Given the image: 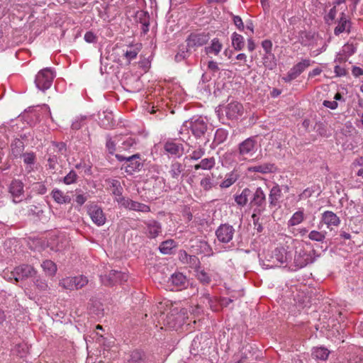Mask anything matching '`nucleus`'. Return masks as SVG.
Instances as JSON below:
<instances>
[{
    "mask_svg": "<svg viewBox=\"0 0 363 363\" xmlns=\"http://www.w3.org/2000/svg\"><path fill=\"white\" fill-rule=\"evenodd\" d=\"M318 257L315 250L303 247H296L294 259H291L289 269L296 271L313 263Z\"/></svg>",
    "mask_w": 363,
    "mask_h": 363,
    "instance_id": "obj_1",
    "label": "nucleus"
},
{
    "mask_svg": "<svg viewBox=\"0 0 363 363\" xmlns=\"http://www.w3.org/2000/svg\"><path fill=\"white\" fill-rule=\"evenodd\" d=\"M257 148L258 145L255 138L250 137L239 144L237 155L233 152H226L223 157L225 160H229V163H230V160H233L235 156L238 157L239 162H242L252 157L256 153Z\"/></svg>",
    "mask_w": 363,
    "mask_h": 363,
    "instance_id": "obj_2",
    "label": "nucleus"
},
{
    "mask_svg": "<svg viewBox=\"0 0 363 363\" xmlns=\"http://www.w3.org/2000/svg\"><path fill=\"white\" fill-rule=\"evenodd\" d=\"M207 121L205 118L201 116L194 117L183 123L180 129V134L182 135L181 138L182 140H185L186 137L184 135L188 134L189 129L196 138H201L207 130Z\"/></svg>",
    "mask_w": 363,
    "mask_h": 363,
    "instance_id": "obj_3",
    "label": "nucleus"
},
{
    "mask_svg": "<svg viewBox=\"0 0 363 363\" xmlns=\"http://www.w3.org/2000/svg\"><path fill=\"white\" fill-rule=\"evenodd\" d=\"M250 204L253 208L252 219L254 225H257V223L259 220V215L266 208V195L261 187L256 189Z\"/></svg>",
    "mask_w": 363,
    "mask_h": 363,
    "instance_id": "obj_4",
    "label": "nucleus"
},
{
    "mask_svg": "<svg viewBox=\"0 0 363 363\" xmlns=\"http://www.w3.org/2000/svg\"><path fill=\"white\" fill-rule=\"evenodd\" d=\"M189 318L188 312L186 308L179 310L177 308H173L170 313L167 314L163 320L164 325L170 329L177 330L185 323V320Z\"/></svg>",
    "mask_w": 363,
    "mask_h": 363,
    "instance_id": "obj_5",
    "label": "nucleus"
},
{
    "mask_svg": "<svg viewBox=\"0 0 363 363\" xmlns=\"http://www.w3.org/2000/svg\"><path fill=\"white\" fill-rule=\"evenodd\" d=\"M292 257V252L288 251L284 247H277L272 253L270 256L271 264H267L269 267L284 266L289 268V264H291V259Z\"/></svg>",
    "mask_w": 363,
    "mask_h": 363,
    "instance_id": "obj_6",
    "label": "nucleus"
},
{
    "mask_svg": "<svg viewBox=\"0 0 363 363\" xmlns=\"http://www.w3.org/2000/svg\"><path fill=\"white\" fill-rule=\"evenodd\" d=\"M55 77V74L51 68H44L35 76V86L39 90L45 91L51 87Z\"/></svg>",
    "mask_w": 363,
    "mask_h": 363,
    "instance_id": "obj_7",
    "label": "nucleus"
},
{
    "mask_svg": "<svg viewBox=\"0 0 363 363\" xmlns=\"http://www.w3.org/2000/svg\"><path fill=\"white\" fill-rule=\"evenodd\" d=\"M45 111L48 115H50V107L47 104L29 107L28 110H24V121L30 126L35 125L40 119V111Z\"/></svg>",
    "mask_w": 363,
    "mask_h": 363,
    "instance_id": "obj_8",
    "label": "nucleus"
},
{
    "mask_svg": "<svg viewBox=\"0 0 363 363\" xmlns=\"http://www.w3.org/2000/svg\"><path fill=\"white\" fill-rule=\"evenodd\" d=\"M142 233L149 239H155L162 234V224L154 219L144 220Z\"/></svg>",
    "mask_w": 363,
    "mask_h": 363,
    "instance_id": "obj_9",
    "label": "nucleus"
},
{
    "mask_svg": "<svg viewBox=\"0 0 363 363\" xmlns=\"http://www.w3.org/2000/svg\"><path fill=\"white\" fill-rule=\"evenodd\" d=\"M87 283V278L83 275H80L64 278L60 281V285L65 289L72 291L81 289L86 285Z\"/></svg>",
    "mask_w": 363,
    "mask_h": 363,
    "instance_id": "obj_10",
    "label": "nucleus"
},
{
    "mask_svg": "<svg viewBox=\"0 0 363 363\" xmlns=\"http://www.w3.org/2000/svg\"><path fill=\"white\" fill-rule=\"evenodd\" d=\"M311 61L309 59H303L299 62L294 65L287 72L282 79L285 82H290L296 79L306 68L311 65Z\"/></svg>",
    "mask_w": 363,
    "mask_h": 363,
    "instance_id": "obj_11",
    "label": "nucleus"
},
{
    "mask_svg": "<svg viewBox=\"0 0 363 363\" xmlns=\"http://www.w3.org/2000/svg\"><path fill=\"white\" fill-rule=\"evenodd\" d=\"M116 201L119 205L128 210L140 211L143 213H147L150 211V208L149 206L135 201H133L129 199H126L125 197H120V199H116Z\"/></svg>",
    "mask_w": 363,
    "mask_h": 363,
    "instance_id": "obj_12",
    "label": "nucleus"
},
{
    "mask_svg": "<svg viewBox=\"0 0 363 363\" xmlns=\"http://www.w3.org/2000/svg\"><path fill=\"white\" fill-rule=\"evenodd\" d=\"M35 156L33 152L24 153V169H28V166L32 167L34 174L28 177V179L33 178L35 180H40V167L35 162Z\"/></svg>",
    "mask_w": 363,
    "mask_h": 363,
    "instance_id": "obj_13",
    "label": "nucleus"
},
{
    "mask_svg": "<svg viewBox=\"0 0 363 363\" xmlns=\"http://www.w3.org/2000/svg\"><path fill=\"white\" fill-rule=\"evenodd\" d=\"M87 213L92 222L97 226H101L106 221L103 209L96 204H90L87 208Z\"/></svg>",
    "mask_w": 363,
    "mask_h": 363,
    "instance_id": "obj_14",
    "label": "nucleus"
},
{
    "mask_svg": "<svg viewBox=\"0 0 363 363\" xmlns=\"http://www.w3.org/2000/svg\"><path fill=\"white\" fill-rule=\"evenodd\" d=\"M235 229L229 224L220 225L216 231V237L220 242L228 243L234 236Z\"/></svg>",
    "mask_w": 363,
    "mask_h": 363,
    "instance_id": "obj_15",
    "label": "nucleus"
},
{
    "mask_svg": "<svg viewBox=\"0 0 363 363\" xmlns=\"http://www.w3.org/2000/svg\"><path fill=\"white\" fill-rule=\"evenodd\" d=\"M225 116L228 118L234 120L242 116L244 113L242 105L238 101H231L225 107Z\"/></svg>",
    "mask_w": 363,
    "mask_h": 363,
    "instance_id": "obj_16",
    "label": "nucleus"
},
{
    "mask_svg": "<svg viewBox=\"0 0 363 363\" xmlns=\"http://www.w3.org/2000/svg\"><path fill=\"white\" fill-rule=\"evenodd\" d=\"M11 198L15 203H19L23 201V183L20 179L12 181L9 186Z\"/></svg>",
    "mask_w": 363,
    "mask_h": 363,
    "instance_id": "obj_17",
    "label": "nucleus"
},
{
    "mask_svg": "<svg viewBox=\"0 0 363 363\" xmlns=\"http://www.w3.org/2000/svg\"><path fill=\"white\" fill-rule=\"evenodd\" d=\"M209 36L205 33H192L191 34L187 40V47L189 48H194L202 46L208 41Z\"/></svg>",
    "mask_w": 363,
    "mask_h": 363,
    "instance_id": "obj_18",
    "label": "nucleus"
},
{
    "mask_svg": "<svg viewBox=\"0 0 363 363\" xmlns=\"http://www.w3.org/2000/svg\"><path fill=\"white\" fill-rule=\"evenodd\" d=\"M321 221L330 230H333L340 224V218L331 211H325L322 213Z\"/></svg>",
    "mask_w": 363,
    "mask_h": 363,
    "instance_id": "obj_19",
    "label": "nucleus"
},
{
    "mask_svg": "<svg viewBox=\"0 0 363 363\" xmlns=\"http://www.w3.org/2000/svg\"><path fill=\"white\" fill-rule=\"evenodd\" d=\"M127 279L128 275L125 273H123L116 270H112L108 274V277H101V281L106 285H109L116 283H121L126 281Z\"/></svg>",
    "mask_w": 363,
    "mask_h": 363,
    "instance_id": "obj_20",
    "label": "nucleus"
},
{
    "mask_svg": "<svg viewBox=\"0 0 363 363\" xmlns=\"http://www.w3.org/2000/svg\"><path fill=\"white\" fill-rule=\"evenodd\" d=\"M168 283L172 286V290H181L187 286L188 281L182 273L176 272L169 279Z\"/></svg>",
    "mask_w": 363,
    "mask_h": 363,
    "instance_id": "obj_21",
    "label": "nucleus"
},
{
    "mask_svg": "<svg viewBox=\"0 0 363 363\" xmlns=\"http://www.w3.org/2000/svg\"><path fill=\"white\" fill-rule=\"evenodd\" d=\"M116 157L119 161L125 160L128 162L126 168H130V169H127V172H134L139 170L140 168L141 164L138 161L139 155L138 154L129 157H124L121 155H116Z\"/></svg>",
    "mask_w": 363,
    "mask_h": 363,
    "instance_id": "obj_22",
    "label": "nucleus"
},
{
    "mask_svg": "<svg viewBox=\"0 0 363 363\" xmlns=\"http://www.w3.org/2000/svg\"><path fill=\"white\" fill-rule=\"evenodd\" d=\"M350 28L351 22L342 12L337 22V25L334 30V33L335 35H338L344 32L349 33L350 31Z\"/></svg>",
    "mask_w": 363,
    "mask_h": 363,
    "instance_id": "obj_23",
    "label": "nucleus"
},
{
    "mask_svg": "<svg viewBox=\"0 0 363 363\" xmlns=\"http://www.w3.org/2000/svg\"><path fill=\"white\" fill-rule=\"evenodd\" d=\"M223 48V44L218 38H213L209 45L206 46L204 51L207 55H213L217 56Z\"/></svg>",
    "mask_w": 363,
    "mask_h": 363,
    "instance_id": "obj_24",
    "label": "nucleus"
},
{
    "mask_svg": "<svg viewBox=\"0 0 363 363\" xmlns=\"http://www.w3.org/2000/svg\"><path fill=\"white\" fill-rule=\"evenodd\" d=\"M51 196L58 204H67L71 202V197L58 189H54L51 192Z\"/></svg>",
    "mask_w": 363,
    "mask_h": 363,
    "instance_id": "obj_25",
    "label": "nucleus"
},
{
    "mask_svg": "<svg viewBox=\"0 0 363 363\" xmlns=\"http://www.w3.org/2000/svg\"><path fill=\"white\" fill-rule=\"evenodd\" d=\"M277 167L274 164L272 163H264L252 167H250L248 168V171L250 172H259L262 174H268L275 172Z\"/></svg>",
    "mask_w": 363,
    "mask_h": 363,
    "instance_id": "obj_26",
    "label": "nucleus"
},
{
    "mask_svg": "<svg viewBox=\"0 0 363 363\" xmlns=\"http://www.w3.org/2000/svg\"><path fill=\"white\" fill-rule=\"evenodd\" d=\"M119 140H121L119 149L122 150L133 148L137 144L135 138L132 136L119 135Z\"/></svg>",
    "mask_w": 363,
    "mask_h": 363,
    "instance_id": "obj_27",
    "label": "nucleus"
},
{
    "mask_svg": "<svg viewBox=\"0 0 363 363\" xmlns=\"http://www.w3.org/2000/svg\"><path fill=\"white\" fill-rule=\"evenodd\" d=\"M184 170L183 166L179 162H174L170 166L169 173L171 178L177 182H179L182 178V173Z\"/></svg>",
    "mask_w": 363,
    "mask_h": 363,
    "instance_id": "obj_28",
    "label": "nucleus"
},
{
    "mask_svg": "<svg viewBox=\"0 0 363 363\" xmlns=\"http://www.w3.org/2000/svg\"><path fill=\"white\" fill-rule=\"evenodd\" d=\"M329 354L330 351L324 347H314L312 350V357L317 360H326Z\"/></svg>",
    "mask_w": 363,
    "mask_h": 363,
    "instance_id": "obj_29",
    "label": "nucleus"
},
{
    "mask_svg": "<svg viewBox=\"0 0 363 363\" xmlns=\"http://www.w3.org/2000/svg\"><path fill=\"white\" fill-rule=\"evenodd\" d=\"M263 65L268 69L272 70L277 67V60L274 53H264L262 57Z\"/></svg>",
    "mask_w": 363,
    "mask_h": 363,
    "instance_id": "obj_30",
    "label": "nucleus"
},
{
    "mask_svg": "<svg viewBox=\"0 0 363 363\" xmlns=\"http://www.w3.org/2000/svg\"><path fill=\"white\" fill-rule=\"evenodd\" d=\"M216 164V160L214 157L204 158L201 162L194 166V169L198 170L199 169L203 170H210Z\"/></svg>",
    "mask_w": 363,
    "mask_h": 363,
    "instance_id": "obj_31",
    "label": "nucleus"
},
{
    "mask_svg": "<svg viewBox=\"0 0 363 363\" xmlns=\"http://www.w3.org/2000/svg\"><path fill=\"white\" fill-rule=\"evenodd\" d=\"M202 303L208 306L212 311H216L219 309V301L216 297H211L208 294L202 296Z\"/></svg>",
    "mask_w": 363,
    "mask_h": 363,
    "instance_id": "obj_32",
    "label": "nucleus"
},
{
    "mask_svg": "<svg viewBox=\"0 0 363 363\" xmlns=\"http://www.w3.org/2000/svg\"><path fill=\"white\" fill-rule=\"evenodd\" d=\"M238 179V174L235 172H230L225 174L223 181L220 184L222 189L228 188L232 186Z\"/></svg>",
    "mask_w": 363,
    "mask_h": 363,
    "instance_id": "obj_33",
    "label": "nucleus"
},
{
    "mask_svg": "<svg viewBox=\"0 0 363 363\" xmlns=\"http://www.w3.org/2000/svg\"><path fill=\"white\" fill-rule=\"evenodd\" d=\"M281 195V191L278 185H274L270 190L269 201L271 206H276Z\"/></svg>",
    "mask_w": 363,
    "mask_h": 363,
    "instance_id": "obj_34",
    "label": "nucleus"
},
{
    "mask_svg": "<svg viewBox=\"0 0 363 363\" xmlns=\"http://www.w3.org/2000/svg\"><path fill=\"white\" fill-rule=\"evenodd\" d=\"M41 267L47 276L53 277L57 272V266L51 260L44 261Z\"/></svg>",
    "mask_w": 363,
    "mask_h": 363,
    "instance_id": "obj_35",
    "label": "nucleus"
},
{
    "mask_svg": "<svg viewBox=\"0 0 363 363\" xmlns=\"http://www.w3.org/2000/svg\"><path fill=\"white\" fill-rule=\"evenodd\" d=\"M232 45L235 50H241L245 45L244 38L237 33H233L231 36Z\"/></svg>",
    "mask_w": 363,
    "mask_h": 363,
    "instance_id": "obj_36",
    "label": "nucleus"
},
{
    "mask_svg": "<svg viewBox=\"0 0 363 363\" xmlns=\"http://www.w3.org/2000/svg\"><path fill=\"white\" fill-rule=\"evenodd\" d=\"M304 217L303 211H298L292 215L287 224L289 226L297 225L303 221Z\"/></svg>",
    "mask_w": 363,
    "mask_h": 363,
    "instance_id": "obj_37",
    "label": "nucleus"
},
{
    "mask_svg": "<svg viewBox=\"0 0 363 363\" xmlns=\"http://www.w3.org/2000/svg\"><path fill=\"white\" fill-rule=\"evenodd\" d=\"M11 151L15 157H21L23 155V142L20 139H16L11 143Z\"/></svg>",
    "mask_w": 363,
    "mask_h": 363,
    "instance_id": "obj_38",
    "label": "nucleus"
},
{
    "mask_svg": "<svg viewBox=\"0 0 363 363\" xmlns=\"http://www.w3.org/2000/svg\"><path fill=\"white\" fill-rule=\"evenodd\" d=\"M121 140H119V135H116L113 138H107L106 140V147L110 154H113L116 151V146L118 145L119 148Z\"/></svg>",
    "mask_w": 363,
    "mask_h": 363,
    "instance_id": "obj_39",
    "label": "nucleus"
},
{
    "mask_svg": "<svg viewBox=\"0 0 363 363\" xmlns=\"http://www.w3.org/2000/svg\"><path fill=\"white\" fill-rule=\"evenodd\" d=\"M180 145L173 141H167L164 145V150L171 155H178L180 152Z\"/></svg>",
    "mask_w": 363,
    "mask_h": 363,
    "instance_id": "obj_40",
    "label": "nucleus"
},
{
    "mask_svg": "<svg viewBox=\"0 0 363 363\" xmlns=\"http://www.w3.org/2000/svg\"><path fill=\"white\" fill-rule=\"evenodd\" d=\"M144 353L139 350L133 351L130 356L127 363H145Z\"/></svg>",
    "mask_w": 363,
    "mask_h": 363,
    "instance_id": "obj_41",
    "label": "nucleus"
},
{
    "mask_svg": "<svg viewBox=\"0 0 363 363\" xmlns=\"http://www.w3.org/2000/svg\"><path fill=\"white\" fill-rule=\"evenodd\" d=\"M250 194V190L248 189H245L242 190L240 195H238L235 198V201L238 205L244 206L247 204L248 201V196Z\"/></svg>",
    "mask_w": 363,
    "mask_h": 363,
    "instance_id": "obj_42",
    "label": "nucleus"
},
{
    "mask_svg": "<svg viewBox=\"0 0 363 363\" xmlns=\"http://www.w3.org/2000/svg\"><path fill=\"white\" fill-rule=\"evenodd\" d=\"M175 247V242L172 240H168L161 243L160 250L162 254H169L171 250Z\"/></svg>",
    "mask_w": 363,
    "mask_h": 363,
    "instance_id": "obj_43",
    "label": "nucleus"
},
{
    "mask_svg": "<svg viewBox=\"0 0 363 363\" xmlns=\"http://www.w3.org/2000/svg\"><path fill=\"white\" fill-rule=\"evenodd\" d=\"M228 138V132L223 128L216 130L214 136V142L218 145L223 143Z\"/></svg>",
    "mask_w": 363,
    "mask_h": 363,
    "instance_id": "obj_44",
    "label": "nucleus"
},
{
    "mask_svg": "<svg viewBox=\"0 0 363 363\" xmlns=\"http://www.w3.org/2000/svg\"><path fill=\"white\" fill-rule=\"evenodd\" d=\"M138 52L139 48L131 46L124 51V56L128 62H130L137 57Z\"/></svg>",
    "mask_w": 363,
    "mask_h": 363,
    "instance_id": "obj_45",
    "label": "nucleus"
},
{
    "mask_svg": "<svg viewBox=\"0 0 363 363\" xmlns=\"http://www.w3.org/2000/svg\"><path fill=\"white\" fill-rule=\"evenodd\" d=\"M9 279H13L17 283L23 281V267L18 266L15 268V269L11 272Z\"/></svg>",
    "mask_w": 363,
    "mask_h": 363,
    "instance_id": "obj_46",
    "label": "nucleus"
},
{
    "mask_svg": "<svg viewBox=\"0 0 363 363\" xmlns=\"http://www.w3.org/2000/svg\"><path fill=\"white\" fill-rule=\"evenodd\" d=\"M325 232L312 230L308 234V238L313 241L323 242L325 238Z\"/></svg>",
    "mask_w": 363,
    "mask_h": 363,
    "instance_id": "obj_47",
    "label": "nucleus"
},
{
    "mask_svg": "<svg viewBox=\"0 0 363 363\" xmlns=\"http://www.w3.org/2000/svg\"><path fill=\"white\" fill-rule=\"evenodd\" d=\"M31 189L38 194H45L47 192V188L43 182H33L31 185Z\"/></svg>",
    "mask_w": 363,
    "mask_h": 363,
    "instance_id": "obj_48",
    "label": "nucleus"
},
{
    "mask_svg": "<svg viewBox=\"0 0 363 363\" xmlns=\"http://www.w3.org/2000/svg\"><path fill=\"white\" fill-rule=\"evenodd\" d=\"M111 186L113 188L112 193L116 196V199H120V197H123L122 196L123 188L121 187L120 182L118 180H113L111 182Z\"/></svg>",
    "mask_w": 363,
    "mask_h": 363,
    "instance_id": "obj_49",
    "label": "nucleus"
},
{
    "mask_svg": "<svg viewBox=\"0 0 363 363\" xmlns=\"http://www.w3.org/2000/svg\"><path fill=\"white\" fill-rule=\"evenodd\" d=\"M348 58L354 55L357 51V47L355 45L352 43H346L343 45L341 50Z\"/></svg>",
    "mask_w": 363,
    "mask_h": 363,
    "instance_id": "obj_50",
    "label": "nucleus"
},
{
    "mask_svg": "<svg viewBox=\"0 0 363 363\" xmlns=\"http://www.w3.org/2000/svg\"><path fill=\"white\" fill-rule=\"evenodd\" d=\"M85 116H79L75 118L72 123V128L74 130H79L86 124Z\"/></svg>",
    "mask_w": 363,
    "mask_h": 363,
    "instance_id": "obj_51",
    "label": "nucleus"
},
{
    "mask_svg": "<svg viewBox=\"0 0 363 363\" xmlns=\"http://www.w3.org/2000/svg\"><path fill=\"white\" fill-rule=\"evenodd\" d=\"M200 186L205 191H208L213 187V180L209 176L204 177L200 182Z\"/></svg>",
    "mask_w": 363,
    "mask_h": 363,
    "instance_id": "obj_52",
    "label": "nucleus"
},
{
    "mask_svg": "<svg viewBox=\"0 0 363 363\" xmlns=\"http://www.w3.org/2000/svg\"><path fill=\"white\" fill-rule=\"evenodd\" d=\"M196 277L203 284H208L211 281L210 276L203 269L197 270Z\"/></svg>",
    "mask_w": 363,
    "mask_h": 363,
    "instance_id": "obj_53",
    "label": "nucleus"
},
{
    "mask_svg": "<svg viewBox=\"0 0 363 363\" xmlns=\"http://www.w3.org/2000/svg\"><path fill=\"white\" fill-rule=\"evenodd\" d=\"M179 259L184 263H189L191 262V259H194V263H199V261L196 256H191L187 255V253L184 251L180 252L179 253Z\"/></svg>",
    "mask_w": 363,
    "mask_h": 363,
    "instance_id": "obj_54",
    "label": "nucleus"
},
{
    "mask_svg": "<svg viewBox=\"0 0 363 363\" xmlns=\"http://www.w3.org/2000/svg\"><path fill=\"white\" fill-rule=\"evenodd\" d=\"M77 178V173L72 170L64 177L63 182L65 184H72L76 182Z\"/></svg>",
    "mask_w": 363,
    "mask_h": 363,
    "instance_id": "obj_55",
    "label": "nucleus"
},
{
    "mask_svg": "<svg viewBox=\"0 0 363 363\" xmlns=\"http://www.w3.org/2000/svg\"><path fill=\"white\" fill-rule=\"evenodd\" d=\"M262 47L264 53L269 54L272 52V43L269 40H264L262 42Z\"/></svg>",
    "mask_w": 363,
    "mask_h": 363,
    "instance_id": "obj_56",
    "label": "nucleus"
},
{
    "mask_svg": "<svg viewBox=\"0 0 363 363\" xmlns=\"http://www.w3.org/2000/svg\"><path fill=\"white\" fill-rule=\"evenodd\" d=\"M204 155V150L202 148H199L191 152L189 155L190 158L194 160H197Z\"/></svg>",
    "mask_w": 363,
    "mask_h": 363,
    "instance_id": "obj_57",
    "label": "nucleus"
},
{
    "mask_svg": "<svg viewBox=\"0 0 363 363\" xmlns=\"http://www.w3.org/2000/svg\"><path fill=\"white\" fill-rule=\"evenodd\" d=\"M233 23L240 30H243L244 24L242 18L238 16H233Z\"/></svg>",
    "mask_w": 363,
    "mask_h": 363,
    "instance_id": "obj_58",
    "label": "nucleus"
},
{
    "mask_svg": "<svg viewBox=\"0 0 363 363\" xmlns=\"http://www.w3.org/2000/svg\"><path fill=\"white\" fill-rule=\"evenodd\" d=\"M207 67H208V69L212 72H217L220 70L219 67H218V63L213 60H210L208 62Z\"/></svg>",
    "mask_w": 363,
    "mask_h": 363,
    "instance_id": "obj_59",
    "label": "nucleus"
},
{
    "mask_svg": "<svg viewBox=\"0 0 363 363\" xmlns=\"http://www.w3.org/2000/svg\"><path fill=\"white\" fill-rule=\"evenodd\" d=\"M36 272L32 266L27 265L24 267V277H32L35 274Z\"/></svg>",
    "mask_w": 363,
    "mask_h": 363,
    "instance_id": "obj_60",
    "label": "nucleus"
},
{
    "mask_svg": "<svg viewBox=\"0 0 363 363\" xmlns=\"http://www.w3.org/2000/svg\"><path fill=\"white\" fill-rule=\"evenodd\" d=\"M323 106L330 108V109H332V110H335L337 108L338 106V104L336 101H328V100H325L323 103Z\"/></svg>",
    "mask_w": 363,
    "mask_h": 363,
    "instance_id": "obj_61",
    "label": "nucleus"
},
{
    "mask_svg": "<svg viewBox=\"0 0 363 363\" xmlns=\"http://www.w3.org/2000/svg\"><path fill=\"white\" fill-rule=\"evenodd\" d=\"M348 60V57H346V55L340 50L335 57V62H345Z\"/></svg>",
    "mask_w": 363,
    "mask_h": 363,
    "instance_id": "obj_62",
    "label": "nucleus"
},
{
    "mask_svg": "<svg viewBox=\"0 0 363 363\" xmlns=\"http://www.w3.org/2000/svg\"><path fill=\"white\" fill-rule=\"evenodd\" d=\"M334 72L337 77H343L347 74L346 69L339 65H336L334 68Z\"/></svg>",
    "mask_w": 363,
    "mask_h": 363,
    "instance_id": "obj_63",
    "label": "nucleus"
},
{
    "mask_svg": "<svg viewBox=\"0 0 363 363\" xmlns=\"http://www.w3.org/2000/svg\"><path fill=\"white\" fill-rule=\"evenodd\" d=\"M352 74L354 77H358L363 75V69L354 66L352 68Z\"/></svg>",
    "mask_w": 363,
    "mask_h": 363,
    "instance_id": "obj_64",
    "label": "nucleus"
}]
</instances>
